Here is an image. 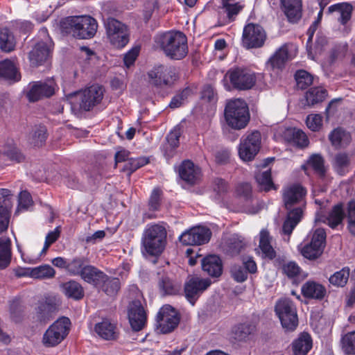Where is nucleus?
<instances>
[{"label":"nucleus","mask_w":355,"mask_h":355,"mask_svg":"<svg viewBox=\"0 0 355 355\" xmlns=\"http://www.w3.org/2000/svg\"><path fill=\"white\" fill-rule=\"evenodd\" d=\"M307 189L300 183H293L283 188L282 201L287 211L282 232L290 236L303 218L306 209Z\"/></svg>","instance_id":"f257e3e1"},{"label":"nucleus","mask_w":355,"mask_h":355,"mask_svg":"<svg viewBox=\"0 0 355 355\" xmlns=\"http://www.w3.org/2000/svg\"><path fill=\"white\" fill-rule=\"evenodd\" d=\"M155 46L171 60H180L189 52L187 37L179 31H168L156 34L154 37Z\"/></svg>","instance_id":"f03ea898"},{"label":"nucleus","mask_w":355,"mask_h":355,"mask_svg":"<svg viewBox=\"0 0 355 355\" xmlns=\"http://www.w3.org/2000/svg\"><path fill=\"white\" fill-rule=\"evenodd\" d=\"M166 238L167 231L164 223H148L141 236V252L150 257H159L166 248Z\"/></svg>","instance_id":"7ed1b4c3"},{"label":"nucleus","mask_w":355,"mask_h":355,"mask_svg":"<svg viewBox=\"0 0 355 355\" xmlns=\"http://www.w3.org/2000/svg\"><path fill=\"white\" fill-rule=\"evenodd\" d=\"M60 26L64 32L71 34L76 39L87 40L95 35L98 24L91 16H69L61 21Z\"/></svg>","instance_id":"20e7f679"},{"label":"nucleus","mask_w":355,"mask_h":355,"mask_svg":"<svg viewBox=\"0 0 355 355\" xmlns=\"http://www.w3.org/2000/svg\"><path fill=\"white\" fill-rule=\"evenodd\" d=\"M256 76L249 69L235 67L227 70L222 80L227 91H246L256 83Z\"/></svg>","instance_id":"39448f33"},{"label":"nucleus","mask_w":355,"mask_h":355,"mask_svg":"<svg viewBox=\"0 0 355 355\" xmlns=\"http://www.w3.org/2000/svg\"><path fill=\"white\" fill-rule=\"evenodd\" d=\"M227 124L233 129L241 130L245 128L250 121L248 104L243 99L230 100L224 110Z\"/></svg>","instance_id":"423d86ee"},{"label":"nucleus","mask_w":355,"mask_h":355,"mask_svg":"<svg viewBox=\"0 0 355 355\" xmlns=\"http://www.w3.org/2000/svg\"><path fill=\"white\" fill-rule=\"evenodd\" d=\"M275 312L282 328L286 331H294L299 324L297 307L288 297L279 299L275 305Z\"/></svg>","instance_id":"0eeeda50"},{"label":"nucleus","mask_w":355,"mask_h":355,"mask_svg":"<svg viewBox=\"0 0 355 355\" xmlns=\"http://www.w3.org/2000/svg\"><path fill=\"white\" fill-rule=\"evenodd\" d=\"M69 318L62 316L55 321L43 335L42 342L47 347L60 344L69 334L71 327Z\"/></svg>","instance_id":"6e6552de"},{"label":"nucleus","mask_w":355,"mask_h":355,"mask_svg":"<svg viewBox=\"0 0 355 355\" xmlns=\"http://www.w3.org/2000/svg\"><path fill=\"white\" fill-rule=\"evenodd\" d=\"M180 321L178 311L170 304H165L157 314L156 327L162 334H169L178 327Z\"/></svg>","instance_id":"1a4fd4ad"},{"label":"nucleus","mask_w":355,"mask_h":355,"mask_svg":"<svg viewBox=\"0 0 355 355\" xmlns=\"http://www.w3.org/2000/svg\"><path fill=\"white\" fill-rule=\"evenodd\" d=\"M326 231L323 228H317L313 232L309 243L301 249L302 255L309 260H315L321 256L326 245Z\"/></svg>","instance_id":"9d476101"},{"label":"nucleus","mask_w":355,"mask_h":355,"mask_svg":"<svg viewBox=\"0 0 355 355\" xmlns=\"http://www.w3.org/2000/svg\"><path fill=\"white\" fill-rule=\"evenodd\" d=\"M148 76L150 84L158 88L171 87L178 78L174 68L163 64L155 66Z\"/></svg>","instance_id":"9b49d317"},{"label":"nucleus","mask_w":355,"mask_h":355,"mask_svg":"<svg viewBox=\"0 0 355 355\" xmlns=\"http://www.w3.org/2000/svg\"><path fill=\"white\" fill-rule=\"evenodd\" d=\"M261 137L260 132L255 130L241 138L239 146V155L244 162L254 159L261 148Z\"/></svg>","instance_id":"f8f14e48"},{"label":"nucleus","mask_w":355,"mask_h":355,"mask_svg":"<svg viewBox=\"0 0 355 355\" xmlns=\"http://www.w3.org/2000/svg\"><path fill=\"white\" fill-rule=\"evenodd\" d=\"M266 40V33L263 28L254 23L247 24L243 31V46L249 49H257L263 46Z\"/></svg>","instance_id":"ddd939ff"},{"label":"nucleus","mask_w":355,"mask_h":355,"mask_svg":"<svg viewBox=\"0 0 355 355\" xmlns=\"http://www.w3.org/2000/svg\"><path fill=\"white\" fill-rule=\"evenodd\" d=\"M105 89L98 84H93L78 93L79 108L84 111H90L101 103Z\"/></svg>","instance_id":"4468645a"},{"label":"nucleus","mask_w":355,"mask_h":355,"mask_svg":"<svg viewBox=\"0 0 355 355\" xmlns=\"http://www.w3.org/2000/svg\"><path fill=\"white\" fill-rule=\"evenodd\" d=\"M211 284L209 278H201L198 276H191L184 284V291L185 297L194 305L199 296Z\"/></svg>","instance_id":"2eb2a0df"},{"label":"nucleus","mask_w":355,"mask_h":355,"mask_svg":"<svg viewBox=\"0 0 355 355\" xmlns=\"http://www.w3.org/2000/svg\"><path fill=\"white\" fill-rule=\"evenodd\" d=\"M211 231L205 226H196L184 232L179 237L180 241L185 245H200L209 241Z\"/></svg>","instance_id":"dca6fc26"},{"label":"nucleus","mask_w":355,"mask_h":355,"mask_svg":"<svg viewBox=\"0 0 355 355\" xmlns=\"http://www.w3.org/2000/svg\"><path fill=\"white\" fill-rule=\"evenodd\" d=\"M292 60L287 44L277 49L266 62V67L270 71L279 73L286 68L288 61Z\"/></svg>","instance_id":"f3484780"},{"label":"nucleus","mask_w":355,"mask_h":355,"mask_svg":"<svg viewBox=\"0 0 355 355\" xmlns=\"http://www.w3.org/2000/svg\"><path fill=\"white\" fill-rule=\"evenodd\" d=\"M12 193L8 189H0V234L6 231L12 208Z\"/></svg>","instance_id":"a211bd4d"},{"label":"nucleus","mask_w":355,"mask_h":355,"mask_svg":"<svg viewBox=\"0 0 355 355\" xmlns=\"http://www.w3.org/2000/svg\"><path fill=\"white\" fill-rule=\"evenodd\" d=\"M59 303L55 297L47 296L44 300L39 302L36 309V315L42 322L50 320L59 308Z\"/></svg>","instance_id":"6ab92c4d"},{"label":"nucleus","mask_w":355,"mask_h":355,"mask_svg":"<svg viewBox=\"0 0 355 355\" xmlns=\"http://www.w3.org/2000/svg\"><path fill=\"white\" fill-rule=\"evenodd\" d=\"M129 322L135 331H141L146 324L147 315L139 301L133 302L128 312Z\"/></svg>","instance_id":"aec40b11"},{"label":"nucleus","mask_w":355,"mask_h":355,"mask_svg":"<svg viewBox=\"0 0 355 355\" xmlns=\"http://www.w3.org/2000/svg\"><path fill=\"white\" fill-rule=\"evenodd\" d=\"M51 53V48L49 44L44 41L38 42L29 52L28 58L31 64L33 67L43 64L50 57Z\"/></svg>","instance_id":"412c9836"},{"label":"nucleus","mask_w":355,"mask_h":355,"mask_svg":"<svg viewBox=\"0 0 355 355\" xmlns=\"http://www.w3.org/2000/svg\"><path fill=\"white\" fill-rule=\"evenodd\" d=\"M281 9L290 23H297L302 16V0H280Z\"/></svg>","instance_id":"4be33fe9"},{"label":"nucleus","mask_w":355,"mask_h":355,"mask_svg":"<svg viewBox=\"0 0 355 355\" xmlns=\"http://www.w3.org/2000/svg\"><path fill=\"white\" fill-rule=\"evenodd\" d=\"M200 173V168L189 160H184L178 167L180 178L189 184H196Z\"/></svg>","instance_id":"5701e85b"},{"label":"nucleus","mask_w":355,"mask_h":355,"mask_svg":"<svg viewBox=\"0 0 355 355\" xmlns=\"http://www.w3.org/2000/svg\"><path fill=\"white\" fill-rule=\"evenodd\" d=\"M301 168L307 175H309V168H311L320 178L323 179L326 176L327 170L324 166V159L321 154L315 153L311 155L306 164L302 165Z\"/></svg>","instance_id":"b1692460"},{"label":"nucleus","mask_w":355,"mask_h":355,"mask_svg":"<svg viewBox=\"0 0 355 355\" xmlns=\"http://www.w3.org/2000/svg\"><path fill=\"white\" fill-rule=\"evenodd\" d=\"M329 140L335 149L347 147L352 142V135L342 127L334 128L329 135Z\"/></svg>","instance_id":"393cba45"},{"label":"nucleus","mask_w":355,"mask_h":355,"mask_svg":"<svg viewBox=\"0 0 355 355\" xmlns=\"http://www.w3.org/2000/svg\"><path fill=\"white\" fill-rule=\"evenodd\" d=\"M202 268L212 277H218L223 272V263L220 257L216 254H209L202 259Z\"/></svg>","instance_id":"a878e982"},{"label":"nucleus","mask_w":355,"mask_h":355,"mask_svg":"<svg viewBox=\"0 0 355 355\" xmlns=\"http://www.w3.org/2000/svg\"><path fill=\"white\" fill-rule=\"evenodd\" d=\"M291 346L293 355H307L313 347L311 336L306 331L300 333Z\"/></svg>","instance_id":"bb28decb"},{"label":"nucleus","mask_w":355,"mask_h":355,"mask_svg":"<svg viewBox=\"0 0 355 355\" xmlns=\"http://www.w3.org/2000/svg\"><path fill=\"white\" fill-rule=\"evenodd\" d=\"M54 94V88L46 83L35 82L26 96L30 102H36L43 97H51Z\"/></svg>","instance_id":"cd10ccee"},{"label":"nucleus","mask_w":355,"mask_h":355,"mask_svg":"<svg viewBox=\"0 0 355 355\" xmlns=\"http://www.w3.org/2000/svg\"><path fill=\"white\" fill-rule=\"evenodd\" d=\"M331 164L338 175L345 176L351 169V155L345 151L338 152L335 154Z\"/></svg>","instance_id":"c85d7f7f"},{"label":"nucleus","mask_w":355,"mask_h":355,"mask_svg":"<svg viewBox=\"0 0 355 355\" xmlns=\"http://www.w3.org/2000/svg\"><path fill=\"white\" fill-rule=\"evenodd\" d=\"M345 216L343 204L334 205L327 216L322 220L331 229H336L343 223Z\"/></svg>","instance_id":"c756f323"},{"label":"nucleus","mask_w":355,"mask_h":355,"mask_svg":"<svg viewBox=\"0 0 355 355\" xmlns=\"http://www.w3.org/2000/svg\"><path fill=\"white\" fill-rule=\"evenodd\" d=\"M90 265L89 259L84 256H76L69 260L67 274L70 276H78L80 278Z\"/></svg>","instance_id":"7c9ffc66"},{"label":"nucleus","mask_w":355,"mask_h":355,"mask_svg":"<svg viewBox=\"0 0 355 355\" xmlns=\"http://www.w3.org/2000/svg\"><path fill=\"white\" fill-rule=\"evenodd\" d=\"M0 78L12 83L20 80L21 74L14 62L8 59L0 61Z\"/></svg>","instance_id":"2f4dec72"},{"label":"nucleus","mask_w":355,"mask_h":355,"mask_svg":"<svg viewBox=\"0 0 355 355\" xmlns=\"http://www.w3.org/2000/svg\"><path fill=\"white\" fill-rule=\"evenodd\" d=\"M256 329V325L252 322H241L232 327V334L235 340L246 341L255 333Z\"/></svg>","instance_id":"473e14b6"},{"label":"nucleus","mask_w":355,"mask_h":355,"mask_svg":"<svg viewBox=\"0 0 355 355\" xmlns=\"http://www.w3.org/2000/svg\"><path fill=\"white\" fill-rule=\"evenodd\" d=\"M301 292L306 298L322 300L326 294V288L320 284L309 281L302 286Z\"/></svg>","instance_id":"72a5a7b5"},{"label":"nucleus","mask_w":355,"mask_h":355,"mask_svg":"<svg viewBox=\"0 0 355 355\" xmlns=\"http://www.w3.org/2000/svg\"><path fill=\"white\" fill-rule=\"evenodd\" d=\"M63 293L68 297L75 300L83 298L85 291L83 286L76 280H69L61 284Z\"/></svg>","instance_id":"f704fd0d"},{"label":"nucleus","mask_w":355,"mask_h":355,"mask_svg":"<svg viewBox=\"0 0 355 355\" xmlns=\"http://www.w3.org/2000/svg\"><path fill=\"white\" fill-rule=\"evenodd\" d=\"M103 280L101 282L100 285L96 288L98 291H102L108 296H115L121 288L120 279L117 277H114L105 275Z\"/></svg>","instance_id":"c9c22d12"},{"label":"nucleus","mask_w":355,"mask_h":355,"mask_svg":"<svg viewBox=\"0 0 355 355\" xmlns=\"http://www.w3.org/2000/svg\"><path fill=\"white\" fill-rule=\"evenodd\" d=\"M158 286L162 295H176L181 291V285L166 275H162L159 280Z\"/></svg>","instance_id":"e433bc0d"},{"label":"nucleus","mask_w":355,"mask_h":355,"mask_svg":"<svg viewBox=\"0 0 355 355\" xmlns=\"http://www.w3.org/2000/svg\"><path fill=\"white\" fill-rule=\"evenodd\" d=\"M116 325L107 319H103L95 325L96 334L104 340H110L116 338Z\"/></svg>","instance_id":"4c0bfd02"},{"label":"nucleus","mask_w":355,"mask_h":355,"mask_svg":"<svg viewBox=\"0 0 355 355\" xmlns=\"http://www.w3.org/2000/svg\"><path fill=\"white\" fill-rule=\"evenodd\" d=\"M105 273L97 267L90 264L81 279L86 283L97 288L101 282L103 280Z\"/></svg>","instance_id":"58836bf2"},{"label":"nucleus","mask_w":355,"mask_h":355,"mask_svg":"<svg viewBox=\"0 0 355 355\" xmlns=\"http://www.w3.org/2000/svg\"><path fill=\"white\" fill-rule=\"evenodd\" d=\"M259 247L261 250L263 257L272 260L276 257V252L270 244L271 237L267 230H261L259 234Z\"/></svg>","instance_id":"ea45409f"},{"label":"nucleus","mask_w":355,"mask_h":355,"mask_svg":"<svg viewBox=\"0 0 355 355\" xmlns=\"http://www.w3.org/2000/svg\"><path fill=\"white\" fill-rule=\"evenodd\" d=\"M353 8L352 6L347 2H341L333 4L328 8L329 13L338 12L340 16L338 19L339 22L345 25L351 19Z\"/></svg>","instance_id":"a19ab883"},{"label":"nucleus","mask_w":355,"mask_h":355,"mask_svg":"<svg viewBox=\"0 0 355 355\" xmlns=\"http://www.w3.org/2000/svg\"><path fill=\"white\" fill-rule=\"evenodd\" d=\"M16 39L13 33L8 28L0 29V49L6 53H10L15 50Z\"/></svg>","instance_id":"79ce46f5"},{"label":"nucleus","mask_w":355,"mask_h":355,"mask_svg":"<svg viewBox=\"0 0 355 355\" xmlns=\"http://www.w3.org/2000/svg\"><path fill=\"white\" fill-rule=\"evenodd\" d=\"M149 163V159L146 157H139L137 158L130 157L123 164L120 169L121 172L125 173L128 178L139 168L146 166Z\"/></svg>","instance_id":"37998d69"},{"label":"nucleus","mask_w":355,"mask_h":355,"mask_svg":"<svg viewBox=\"0 0 355 355\" xmlns=\"http://www.w3.org/2000/svg\"><path fill=\"white\" fill-rule=\"evenodd\" d=\"M11 261V241L0 238V270L6 268Z\"/></svg>","instance_id":"c03bdc74"},{"label":"nucleus","mask_w":355,"mask_h":355,"mask_svg":"<svg viewBox=\"0 0 355 355\" xmlns=\"http://www.w3.org/2000/svg\"><path fill=\"white\" fill-rule=\"evenodd\" d=\"M255 179L258 184L259 189L261 191L268 192L271 190L277 189V186L272 181L270 170H267L263 173L257 174Z\"/></svg>","instance_id":"a18cd8bd"},{"label":"nucleus","mask_w":355,"mask_h":355,"mask_svg":"<svg viewBox=\"0 0 355 355\" xmlns=\"http://www.w3.org/2000/svg\"><path fill=\"white\" fill-rule=\"evenodd\" d=\"M30 277L35 279H46L55 277V269L49 264H44L29 270Z\"/></svg>","instance_id":"49530a36"},{"label":"nucleus","mask_w":355,"mask_h":355,"mask_svg":"<svg viewBox=\"0 0 355 355\" xmlns=\"http://www.w3.org/2000/svg\"><path fill=\"white\" fill-rule=\"evenodd\" d=\"M48 137L47 128L44 125H37L33 129L31 137V144L35 146H42Z\"/></svg>","instance_id":"de8ad7c7"},{"label":"nucleus","mask_w":355,"mask_h":355,"mask_svg":"<svg viewBox=\"0 0 355 355\" xmlns=\"http://www.w3.org/2000/svg\"><path fill=\"white\" fill-rule=\"evenodd\" d=\"M327 90L321 87H312L305 94V98L309 105H313L324 101Z\"/></svg>","instance_id":"09e8293b"},{"label":"nucleus","mask_w":355,"mask_h":355,"mask_svg":"<svg viewBox=\"0 0 355 355\" xmlns=\"http://www.w3.org/2000/svg\"><path fill=\"white\" fill-rule=\"evenodd\" d=\"M349 272V268L348 267H344L331 275L329 278V281L331 284L335 286L343 287L348 282Z\"/></svg>","instance_id":"8fccbe9b"},{"label":"nucleus","mask_w":355,"mask_h":355,"mask_svg":"<svg viewBox=\"0 0 355 355\" xmlns=\"http://www.w3.org/2000/svg\"><path fill=\"white\" fill-rule=\"evenodd\" d=\"M107 35L112 45L117 49L123 48L129 42L128 29Z\"/></svg>","instance_id":"3c124183"},{"label":"nucleus","mask_w":355,"mask_h":355,"mask_svg":"<svg viewBox=\"0 0 355 355\" xmlns=\"http://www.w3.org/2000/svg\"><path fill=\"white\" fill-rule=\"evenodd\" d=\"M294 76L297 88L302 90L306 89L313 83L312 75L304 69L296 71Z\"/></svg>","instance_id":"603ef678"},{"label":"nucleus","mask_w":355,"mask_h":355,"mask_svg":"<svg viewBox=\"0 0 355 355\" xmlns=\"http://www.w3.org/2000/svg\"><path fill=\"white\" fill-rule=\"evenodd\" d=\"M340 342L345 354L355 355V330L343 336Z\"/></svg>","instance_id":"864d4df0"},{"label":"nucleus","mask_w":355,"mask_h":355,"mask_svg":"<svg viewBox=\"0 0 355 355\" xmlns=\"http://www.w3.org/2000/svg\"><path fill=\"white\" fill-rule=\"evenodd\" d=\"M163 191L159 188H154L150 193L148 206L150 211H158L161 209Z\"/></svg>","instance_id":"5fc2aeb1"},{"label":"nucleus","mask_w":355,"mask_h":355,"mask_svg":"<svg viewBox=\"0 0 355 355\" xmlns=\"http://www.w3.org/2000/svg\"><path fill=\"white\" fill-rule=\"evenodd\" d=\"M227 182L220 178H215L212 182V191L214 198L217 200H222L228 191Z\"/></svg>","instance_id":"6e6d98bb"},{"label":"nucleus","mask_w":355,"mask_h":355,"mask_svg":"<svg viewBox=\"0 0 355 355\" xmlns=\"http://www.w3.org/2000/svg\"><path fill=\"white\" fill-rule=\"evenodd\" d=\"M245 247L244 239L238 235H233L228 241V251L232 256L239 254Z\"/></svg>","instance_id":"4d7b16f0"},{"label":"nucleus","mask_w":355,"mask_h":355,"mask_svg":"<svg viewBox=\"0 0 355 355\" xmlns=\"http://www.w3.org/2000/svg\"><path fill=\"white\" fill-rule=\"evenodd\" d=\"M291 141L300 148L308 146L309 140L306 135L301 130H293Z\"/></svg>","instance_id":"13d9d810"},{"label":"nucleus","mask_w":355,"mask_h":355,"mask_svg":"<svg viewBox=\"0 0 355 355\" xmlns=\"http://www.w3.org/2000/svg\"><path fill=\"white\" fill-rule=\"evenodd\" d=\"M107 35L115 33L116 32L127 29L125 25L119 20L109 17L105 24Z\"/></svg>","instance_id":"bf43d9fd"},{"label":"nucleus","mask_w":355,"mask_h":355,"mask_svg":"<svg viewBox=\"0 0 355 355\" xmlns=\"http://www.w3.org/2000/svg\"><path fill=\"white\" fill-rule=\"evenodd\" d=\"M282 272L289 279H293L300 274L301 268L295 261H289L282 266Z\"/></svg>","instance_id":"052dcab7"},{"label":"nucleus","mask_w":355,"mask_h":355,"mask_svg":"<svg viewBox=\"0 0 355 355\" xmlns=\"http://www.w3.org/2000/svg\"><path fill=\"white\" fill-rule=\"evenodd\" d=\"M201 98L210 103H215L218 101V94L216 89L211 85H206L201 91Z\"/></svg>","instance_id":"680f3d73"},{"label":"nucleus","mask_w":355,"mask_h":355,"mask_svg":"<svg viewBox=\"0 0 355 355\" xmlns=\"http://www.w3.org/2000/svg\"><path fill=\"white\" fill-rule=\"evenodd\" d=\"M307 127L312 131H318L322 125V116L319 114H309L306 119Z\"/></svg>","instance_id":"e2e57ef3"},{"label":"nucleus","mask_w":355,"mask_h":355,"mask_svg":"<svg viewBox=\"0 0 355 355\" xmlns=\"http://www.w3.org/2000/svg\"><path fill=\"white\" fill-rule=\"evenodd\" d=\"M232 278L239 283H242L248 279L247 270L242 266H234L231 268Z\"/></svg>","instance_id":"0e129e2a"},{"label":"nucleus","mask_w":355,"mask_h":355,"mask_svg":"<svg viewBox=\"0 0 355 355\" xmlns=\"http://www.w3.org/2000/svg\"><path fill=\"white\" fill-rule=\"evenodd\" d=\"M236 193L239 197L249 200L252 197V186L248 182H241L236 187Z\"/></svg>","instance_id":"69168bd1"},{"label":"nucleus","mask_w":355,"mask_h":355,"mask_svg":"<svg viewBox=\"0 0 355 355\" xmlns=\"http://www.w3.org/2000/svg\"><path fill=\"white\" fill-rule=\"evenodd\" d=\"M347 229L355 236V202H350L348 207Z\"/></svg>","instance_id":"338daca9"},{"label":"nucleus","mask_w":355,"mask_h":355,"mask_svg":"<svg viewBox=\"0 0 355 355\" xmlns=\"http://www.w3.org/2000/svg\"><path fill=\"white\" fill-rule=\"evenodd\" d=\"M182 135V130L180 127H175L172 129L166 137V143H168L172 146L179 147L180 137Z\"/></svg>","instance_id":"774afa93"}]
</instances>
